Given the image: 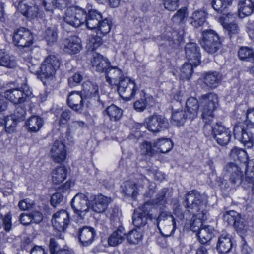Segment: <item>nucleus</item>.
Wrapping results in <instances>:
<instances>
[{
  "label": "nucleus",
  "mask_w": 254,
  "mask_h": 254,
  "mask_svg": "<svg viewBox=\"0 0 254 254\" xmlns=\"http://www.w3.org/2000/svg\"><path fill=\"white\" fill-rule=\"evenodd\" d=\"M157 220L158 228L161 234L165 237L172 236L179 226L176 218L169 211L161 212Z\"/></svg>",
  "instance_id": "obj_1"
},
{
  "label": "nucleus",
  "mask_w": 254,
  "mask_h": 254,
  "mask_svg": "<svg viewBox=\"0 0 254 254\" xmlns=\"http://www.w3.org/2000/svg\"><path fill=\"white\" fill-rule=\"evenodd\" d=\"M201 104L202 108V119L204 122L212 121L213 112L218 104V98L215 94L210 93L201 96Z\"/></svg>",
  "instance_id": "obj_2"
},
{
  "label": "nucleus",
  "mask_w": 254,
  "mask_h": 254,
  "mask_svg": "<svg viewBox=\"0 0 254 254\" xmlns=\"http://www.w3.org/2000/svg\"><path fill=\"white\" fill-rule=\"evenodd\" d=\"M85 18V11L81 8L74 6L67 8L63 16L65 22L75 27H78L84 23Z\"/></svg>",
  "instance_id": "obj_3"
},
{
  "label": "nucleus",
  "mask_w": 254,
  "mask_h": 254,
  "mask_svg": "<svg viewBox=\"0 0 254 254\" xmlns=\"http://www.w3.org/2000/svg\"><path fill=\"white\" fill-rule=\"evenodd\" d=\"M201 44L204 50L208 53L213 54L217 52L221 47V42L218 35L212 30L203 31Z\"/></svg>",
  "instance_id": "obj_4"
},
{
  "label": "nucleus",
  "mask_w": 254,
  "mask_h": 254,
  "mask_svg": "<svg viewBox=\"0 0 254 254\" xmlns=\"http://www.w3.org/2000/svg\"><path fill=\"white\" fill-rule=\"evenodd\" d=\"M251 129L254 128L248 127L245 124L239 123L234 126L233 129L235 138L247 148H251L254 145L253 135L250 131Z\"/></svg>",
  "instance_id": "obj_5"
},
{
  "label": "nucleus",
  "mask_w": 254,
  "mask_h": 254,
  "mask_svg": "<svg viewBox=\"0 0 254 254\" xmlns=\"http://www.w3.org/2000/svg\"><path fill=\"white\" fill-rule=\"evenodd\" d=\"M31 95L32 92L26 84L20 88L9 89L4 92L5 98L14 104L24 103Z\"/></svg>",
  "instance_id": "obj_6"
},
{
  "label": "nucleus",
  "mask_w": 254,
  "mask_h": 254,
  "mask_svg": "<svg viewBox=\"0 0 254 254\" xmlns=\"http://www.w3.org/2000/svg\"><path fill=\"white\" fill-rule=\"evenodd\" d=\"M71 203L74 213L81 219H83L90 210V201L83 193L76 194L72 198Z\"/></svg>",
  "instance_id": "obj_7"
},
{
  "label": "nucleus",
  "mask_w": 254,
  "mask_h": 254,
  "mask_svg": "<svg viewBox=\"0 0 254 254\" xmlns=\"http://www.w3.org/2000/svg\"><path fill=\"white\" fill-rule=\"evenodd\" d=\"M145 127L153 132H159L169 127L168 120L162 115L154 114L146 118L144 121Z\"/></svg>",
  "instance_id": "obj_8"
},
{
  "label": "nucleus",
  "mask_w": 254,
  "mask_h": 254,
  "mask_svg": "<svg viewBox=\"0 0 254 254\" xmlns=\"http://www.w3.org/2000/svg\"><path fill=\"white\" fill-rule=\"evenodd\" d=\"M137 90L134 81L130 78L124 77L118 83V91L121 97L127 100L132 99Z\"/></svg>",
  "instance_id": "obj_9"
},
{
  "label": "nucleus",
  "mask_w": 254,
  "mask_h": 254,
  "mask_svg": "<svg viewBox=\"0 0 254 254\" xmlns=\"http://www.w3.org/2000/svg\"><path fill=\"white\" fill-rule=\"evenodd\" d=\"M187 208L190 209H196L197 212L201 213L202 210H207L206 204L203 200V196L197 191L191 190L186 194Z\"/></svg>",
  "instance_id": "obj_10"
},
{
  "label": "nucleus",
  "mask_w": 254,
  "mask_h": 254,
  "mask_svg": "<svg viewBox=\"0 0 254 254\" xmlns=\"http://www.w3.org/2000/svg\"><path fill=\"white\" fill-rule=\"evenodd\" d=\"M13 42L14 44L22 48L28 47L33 43L32 33L27 29L20 28L13 33Z\"/></svg>",
  "instance_id": "obj_11"
},
{
  "label": "nucleus",
  "mask_w": 254,
  "mask_h": 254,
  "mask_svg": "<svg viewBox=\"0 0 254 254\" xmlns=\"http://www.w3.org/2000/svg\"><path fill=\"white\" fill-rule=\"evenodd\" d=\"M59 65V61L55 56H48L40 68L41 75L46 78L53 76Z\"/></svg>",
  "instance_id": "obj_12"
},
{
  "label": "nucleus",
  "mask_w": 254,
  "mask_h": 254,
  "mask_svg": "<svg viewBox=\"0 0 254 254\" xmlns=\"http://www.w3.org/2000/svg\"><path fill=\"white\" fill-rule=\"evenodd\" d=\"M18 9L29 19H37L40 15L38 6L35 2L21 1L19 4Z\"/></svg>",
  "instance_id": "obj_13"
},
{
  "label": "nucleus",
  "mask_w": 254,
  "mask_h": 254,
  "mask_svg": "<svg viewBox=\"0 0 254 254\" xmlns=\"http://www.w3.org/2000/svg\"><path fill=\"white\" fill-rule=\"evenodd\" d=\"M50 155L56 163H60L64 161L66 156L65 145L62 141H55L51 147Z\"/></svg>",
  "instance_id": "obj_14"
},
{
  "label": "nucleus",
  "mask_w": 254,
  "mask_h": 254,
  "mask_svg": "<svg viewBox=\"0 0 254 254\" xmlns=\"http://www.w3.org/2000/svg\"><path fill=\"white\" fill-rule=\"evenodd\" d=\"M69 222V215L65 210L58 211L53 215L52 219L53 226L59 232L64 231Z\"/></svg>",
  "instance_id": "obj_15"
},
{
  "label": "nucleus",
  "mask_w": 254,
  "mask_h": 254,
  "mask_svg": "<svg viewBox=\"0 0 254 254\" xmlns=\"http://www.w3.org/2000/svg\"><path fill=\"white\" fill-rule=\"evenodd\" d=\"M186 57L189 62L195 67L200 63V53L199 47L195 43H187L185 46Z\"/></svg>",
  "instance_id": "obj_16"
},
{
  "label": "nucleus",
  "mask_w": 254,
  "mask_h": 254,
  "mask_svg": "<svg viewBox=\"0 0 254 254\" xmlns=\"http://www.w3.org/2000/svg\"><path fill=\"white\" fill-rule=\"evenodd\" d=\"M214 136L217 142L220 145L224 146L227 144L230 140L231 131L221 125L217 123L214 125Z\"/></svg>",
  "instance_id": "obj_17"
},
{
  "label": "nucleus",
  "mask_w": 254,
  "mask_h": 254,
  "mask_svg": "<svg viewBox=\"0 0 254 254\" xmlns=\"http://www.w3.org/2000/svg\"><path fill=\"white\" fill-rule=\"evenodd\" d=\"M61 47L65 52L68 54H76L82 48L81 40L76 36H71L64 40Z\"/></svg>",
  "instance_id": "obj_18"
},
{
  "label": "nucleus",
  "mask_w": 254,
  "mask_h": 254,
  "mask_svg": "<svg viewBox=\"0 0 254 254\" xmlns=\"http://www.w3.org/2000/svg\"><path fill=\"white\" fill-rule=\"evenodd\" d=\"M91 207L92 210L97 213L104 212L107 208L112 199L102 194L94 196L90 200Z\"/></svg>",
  "instance_id": "obj_19"
},
{
  "label": "nucleus",
  "mask_w": 254,
  "mask_h": 254,
  "mask_svg": "<svg viewBox=\"0 0 254 254\" xmlns=\"http://www.w3.org/2000/svg\"><path fill=\"white\" fill-rule=\"evenodd\" d=\"M142 187L139 180L137 182L127 181L122 186V192L126 196L135 199L139 194L140 189Z\"/></svg>",
  "instance_id": "obj_20"
},
{
  "label": "nucleus",
  "mask_w": 254,
  "mask_h": 254,
  "mask_svg": "<svg viewBox=\"0 0 254 254\" xmlns=\"http://www.w3.org/2000/svg\"><path fill=\"white\" fill-rule=\"evenodd\" d=\"M149 205L145 203L141 208L134 211L133 215V224L136 227L144 226L147 223L149 217L148 211L147 210Z\"/></svg>",
  "instance_id": "obj_21"
},
{
  "label": "nucleus",
  "mask_w": 254,
  "mask_h": 254,
  "mask_svg": "<svg viewBox=\"0 0 254 254\" xmlns=\"http://www.w3.org/2000/svg\"><path fill=\"white\" fill-rule=\"evenodd\" d=\"M95 235L94 229L90 227H83L79 231V240L84 246L90 245L93 241Z\"/></svg>",
  "instance_id": "obj_22"
},
{
  "label": "nucleus",
  "mask_w": 254,
  "mask_h": 254,
  "mask_svg": "<svg viewBox=\"0 0 254 254\" xmlns=\"http://www.w3.org/2000/svg\"><path fill=\"white\" fill-rule=\"evenodd\" d=\"M82 96L79 92H71L67 99L68 106L73 110L81 112L82 110Z\"/></svg>",
  "instance_id": "obj_23"
},
{
  "label": "nucleus",
  "mask_w": 254,
  "mask_h": 254,
  "mask_svg": "<svg viewBox=\"0 0 254 254\" xmlns=\"http://www.w3.org/2000/svg\"><path fill=\"white\" fill-rule=\"evenodd\" d=\"M106 78L110 84H117L118 81L123 77V72L117 66H109L105 70Z\"/></svg>",
  "instance_id": "obj_24"
},
{
  "label": "nucleus",
  "mask_w": 254,
  "mask_h": 254,
  "mask_svg": "<svg viewBox=\"0 0 254 254\" xmlns=\"http://www.w3.org/2000/svg\"><path fill=\"white\" fill-rule=\"evenodd\" d=\"M207 210H202L201 213H197L193 215L190 222V229L194 232H197L203 226L202 221L207 217Z\"/></svg>",
  "instance_id": "obj_25"
},
{
  "label": "nucleus",
  "mask_w": 254,
  "mask_h": 254,
  "mask_svg": "<svg viewBox=\"0 0 254 254\" xmlns=\"http://www.w3.org/2000/svg\"><path fill=\"white\" fill-rule=\"evenodd\" d=\"M198 100L194 97L189 98L186 103V113L188 118L193 119L198 115L199 110Z\"/></svg>",
  "instance_id": "obj_26"
},
{
  "label": "nucleus",
  "mask_w": 254,
  "mask_h": 254,
  "mask_svg": "<svg viewBox=\"0 0 254 254\" xmlns=\"http://www.w3.org/2000/svg\"><path fill=\"white\" fill-rule=\"evenodd\" d=\"M226 171L230 175V181L233 184H240L242 181V172L241 168L233 163L228 164L226 166Z\"/></svg>",
  "instance_id": "obj_27"
},
{
  "label": "nucleus",
  "mask_w": 254,
  "mask_h": 254,
  "mask_svg": "<svg viewBox=\"0 0 254 254\" xmlns=\"http://www.w3.org/2000/svg\"><path fill=\"white\" fill-rule=\"evenodd\" d=\"M102 18L101 14L99 12L95 9H91L89 11L88 15L86 14L85 22L88 29H94L97 28Z\"/></svg>",
  "instance_id": "obj_28"
},
{
  "label": "nucleus",
  "mask_w": 254,
  "mask_h": 254,
  "mask_svg": "<svg viewBox=\"0 0 254 254\" xmlns=\"http://www.w3.org/2000/svg\"><path fill=\"white\" fill-rule=\"evenodd\" d=\"M82 95L85 98H98V87L95 83L86 81L82 85Z\"/></svg>",
  "instance_id": "obj_29"
},
{
  "label": "nucleus",
  "mask_w": 254,
  "mask_h": 254,
  "mask_svg": "<svg viewBox=\"0 0 254 254\" xmlns=\"http://www.w3.org/2000/svg\"><path fill=\"white\" fill-rule=\"evenodd\" d=\"M17 65L16 58L3 50H0V66L7 68H14Z\"/></svg>",
  "instance_id": "obj_30"
},
{
  "label": "nucleus",
  "mask_w": 254,
  "mask_h": 254,
  "mask_svg": "<svg viewBox=\"0 0 254 254\" xmlns=\"http://www.w3.org/2000/svg\"><path fill=\"white\" fill-rule=\"evenodd\" d=\"M240 17L250 15L254 10V0H241L238 4Z\"/></svg>",
  "instance_id": "obj_31"
},
{
  "label": "nucleus",
  "mask_w": 254,
  "mask_h": 254,
  "mask_svg": "<svg viewBox=\"0 0 254 254\" xmlns=\"http://www.w3.org/2000/svg\"><path fill=\"white\" fill-rule=\"evenodd\" d=\"M126 234L124 228L119 227L113 232L108 239V243L110 246L115 247L123 243L125 239Z\"/></svg>",
  "instance_id": "obj_32"
},
{
  "label": "nucleus",
  "mask_w": 254,
  "mask_h": 254,
  "mask_svg": "<svg viewBox=\"0 0 254 254\" xmlns=\"http://www.w3.org/2000/svg\"><path fill=\"white\" fill-rule=\"evenodd\" d=\"M214 229L210 225L203 226L198 231L197 236L199 241L201 244H206L209 242L213 236Z\"/></svg>",
  "instance_id": "obj_33"
},
{
  "label": "nucleus",
  "mask_w": 254,
  "mask_h": 254,
  "mask_svg": "<svg viewBox=\"0 0 254 254\" xmlns=\"http://www.w3.org/2000/svg\"><path fill=\"white\" fill-rule=\"evenodd\" d=\"M67 170L64 166L55 168L51 172V180L55 184L62 183L67 177Z\"/></svg>",
  "instance_id": "obj_34"
},
{
  "label": "nucleus",
  "mask_w": 254,
  "mask_h": 254,
  "mask_svg": "<svg viewBox=\"0 0 254 254\" xmlns=\"http://www.w3.org/2000/svg\"><path fill=\"white\" fill-rule=\"evenodd\" d=\"M92 64L93 67L95 68V70L99 72H105L106 69L109 67L107 60L98 53L94 54Z\"/></svg>",
  "instance_id": "obj_35"
},
{
  "label": "nucleus",
  "mask_w": 254,
  "mask_h": 254,
  "mask_svg": "<svg viewBox=\"0 0 254 254\" xmlns=\"http://www.w3.org/2000/svg\"><path fill=\"white\" fill-rule=\"evenodd\" d=\"M207 13L205 11L199 9L194 11L190 17V24L195 27L202 26L206 20Z\"/></svg>",
  "instance_id": "obj_36"
},
{
  "label": "nucleus",
  "mask_w": 254,
  "mask_h": 254,
  "mask_svg": "<svg viewBox=\"0 0 254 254\" xmlns=\"http://www.w3.org/2000/svg\"><path fill=\"white\" fill-rule=\"evenodd\" d=\"M221 80V75L216 72L207 73L204 77V83L210 88H216Z\"/></svg>",
  "instance_id": "obj_37"
},
{
  "label": "nucleus",
  "mask_w": 254,
  "mask_h": 254,
  "mask_svg": "<svg viewBox=\"0 0 254 254\" xmlns=\"http://www.w3.org/2000/svg\"><path fill=\"white\" fill-rule=\"evenodd\" d=\"M232 247L231 239L226 235H221L218 239L217 249L221 253L229 252Z\"/></svg>",
  "instance_id": "obj_38"
},
{
  "label": "nucleus",
  "mask_w": 254,
  "mask_h": 254,
  "mask_svg": "<svg viewBox=\"0 0 254 254\" xmlns=\"http://www.w3.org/2000/svg\"><path fill=\"white\" fill-rule=\"evenodd\" d=\"M173 146V144L169 139H159L157 142H154V147H156V150L158 152L166 153L170 151Z\"/></svg>",
  "instance_id": "obj_39"
},
{
  "label": "nucleus",
  "mask_w": 254,
  "mask_h": 254,
  "mask_svg": "<svg viewBox=\"0 0 254 254\" xmlns=\"http://www.w3.org/2000/svg\"><path fill=\"white\" fill-rule=\"evenodd\" d=\"M105 112L109 117L110 120L114 122L119 121L121 119L123 113L122 109L114 104L108 106L106 109Z\"/></svg>",
  "instance_id": "obj_40"
},
{
  "label": "nucleus",
  "mask_w": 254,
  "mask_h": 254,
  "mask_svg": "<svg viewBox=\"0 0 254 254\" xmlns=\"http://www.w3.org/2000/svg\"><path fill=\"white\" fill-rule=\"evenodd\" d=\"M43 120L36 116L29 118L26 122V125L31 132H37L43 126Z\"/></svg>",
  "instance_id": "obj_41"
},
{
  "label": "nucleus",
  "mask_w": 254,
  "mask_h": 254,
  "mask_svg": "<svg viewBox=\"0 0 254 254\" xmlns=\"http://www.w3.org/2000/svg\"><path fill=\"white\" fill-rule=\"evenodd\" d=\"M19 121L13 116H8L3 119V125L5 126V131L10 134L14 132Z\"/></svg>",
  "instance_id": "obj_42"
},
{
  "label": "nucleus",
  "mask_w": 254,
  "mask_h": 254,
  "mask_svg": "<svg viewBox=\"0 0 254 254\" xmlns=\"http://www.w3.org/2000/svg\"><path fill=\"white\" fill-rule=\"evenodd\" d=\"M238 56L241 60L254 63V50L248 47H242L238 52Z\"/></svg>",
  "instance_id": "obj_43"
},
{
  "label": "nucleus",
  "mask_w": 254,
  "mask_h": 254,
  "mask_svg": "<svg viewBox=\"0 0 254 254\" xmlns=\"http://www.w3.org/2000/svg\"><path fill=\"white\" fill-rule=\"evenodd\" d=\"M233 0H213L211 2L213 9L219 13L224 12L232 4Z\"/></svg>",
  "instance_id": "obj_44"
},
{
  "label": "nucleus",
  "mask_w": 254,
  "mask_h": 254,
  "mask_svg": "<svg viewBox=\"0 0 254 254\" xmlns=\"http://www.w3.org/2000/svg\"><path fill=\"white\" fill-rule=\"evenodd\" d=\"M67 0H43V5L47 11L52 10L54 8H61L65 7Z\"/></svg>",
  "instance_id": "obj_45"
},
{
  "label": "nucleus",
  "mask_w": 254,
  "mask_h": 254,
  "mask_svg": "<svg viewBox=\"0 0 254 254\" xmlns=\"http://www.w3.org/2000/svg\"><path fill=\"white\" fill-rule=\"evenodd\" d=\"M102 44V39L100 36L90 35L87 40L86 48L92 51L99 47Z\"/></svg>",
  "instance_id": "obj_46"
},
{
  "label": "nucleus",
  "mask_w": 254,
  "mask_h": 254,
  "mask_svg": "<svg viewBox=\"0 0 254 254\" xmlns=\"http://www.w3.org/2000/svg\"><path fill=\"white\" fill-rule=\"evenodd\" d=\"M234 226L236 230L241 237H242L246 235L249 227L247 222L242 218L241 215L235 221Z\"/></svg>",
  "instance_id": "obj_47"
},
{
  "label": "nucleus",
  "mask_w": 254,
  "mask_h": 254,
  "mask_svg": "<svg viewBox=\"0 0 254 254\" xmlns=\"http://www.w3.org/2000/svg\"><path fill=\"white\" fill-rule=\"evenodd\" d=\"M142 237V232L139 229L130 231L127 236V238L130 244L135 245L141 242Z\"/></svg>",
  "instance_id": "obj_48"
},
{
  "label": "nucleus",
  "mask_w": 254,
  "mask_h": 254,
  "mask_svg": "<svg viewBox=\"0 0 254 254\" xmlns=\"http://www.w3.org/2000/svg\"><path fill=\"white\" fill-rule=\"evenodd\" d=\"M57 37V28L56 27H49L45 30L44 38L47 41L48 44L51 45L56 42Z\"/></svg>",
  "instance_id": "obj_49"
},
{
  "label": "nucleus",
  "mask_w": 254,
  "mask_h": 254,
  "mask_svg": "<svg viewBox=\"0 0 254 254\" xmlns=\"http://www.w3.org/2000/svg\"><path fill=\"white\" fill-rule=\"evenodd\" d=\"M189 213V210L184 213L181 208L179 206H177L173 209V214H172L175 218L177 224L179 225L189 220L188 214Z\"/></svg>",
  "instance_id": "obj_50"
},
{
  "label": "nucleus",
  "mask_w": 254,
  "mask_h": 254,
  "mask_svg": "<svg viewBox=\"0 0 254 254\" xmlns=\"http://www.w3.org/2000/svg\"><path fill=\"white\" fill-rule=\"evenodd\" d=\"M154 142L151 143L147 141H143L140 145V149L142 154L152 156L157 153L156 147H154Z\"/></svg>",
  "instance_id": "obj_51"
},
{
  "label": "nucleus",
  "mask_w": 254,
  "mask_h": 254,
  "mask_svg": "<svg viewBox=\"0 0 254 254\" xmlns=\"http://www.w3.org/2000/svg\"><path fill=\"white\" fill-rule=\"evenodd\" d=\"M187 118L186 112L183 110L174 111L172 115V121L177 126L183 125Z\"/></svg>",
  "instance_id": "obj_52"
},
{
  "label": "nucleus",
  "mask_w": 254,
  "mask_h": 254,
  "mask_svg": "<svg viewBox=\"0 0 254 254\" xmlns=\"http://www.w3.org/2000/svg\"><path fill=\"white\" fill-rule=\"evenodd\" d=\"M195 66L190 62L185 63L181 68L180 75L182 78L189 79L193 72V67Z\"/></svg>",
  "instance_id": "obj_53"
},
{
  "label": "nucleus",
  "mask_w": 254,
  "mask_h": 254,
  "mask_svg": "<svg viewBox=\"0 0 254 254\" xmlns=\"http://www.w3.org/2000/svg\"><path fill=\"white\" fill-rule=\"evenodd\" d=\"M96 29L98 33L100 32L103 35L107 34L111 29L110 21L107 18L102 21L101 20Z\"/></svg>",
  "instance_id": "obj_54"
},
{
  "label": "nucleus",
  "mask_w": 254,
  "mask_h": 254,
  "mask_svg": "<svg viewBox=\"0 0 254 254\" xmlns=\"http://www.w3.org/2000/svg\"><path fill=\"white\" fill-rule=\"evenodd\" d=\"M240 215L234 211H230L226 212L223 215L224 220L227 222L229 225H234L237 218Z\"/></svg>",
  "instance_id": "obj_55"
},
{
  "label": "nucleus",
  "mask_w": 254,
  "mask_h": 254,
  "mask_svg": "<svg viewBox=\"0 0 254 254\" xmlns=\"http://www.w3.org/2000/svg\"><path fill=\"white\" fill-rule=\"evenodd\" d=\"M4 226V229L6 231H9L11 228V216L8 213L3 218L2 215H0V229L2 225Z\"/></svg>",
  "instance_id": "obj_56"
},
{
  "label": "nucleus",
  "mask_w": 254,
  "mask_h": 254,
  "mask_svg": "<svg viewBox=\"0 0 254 254\" xmlns=\"http://www.w3.org/2000/svg\"><path fill=\"white\" fill-rule=\"evenodd\" d=\"M244 124L248 127L254 128V108H250L247 110L246 119Z\"/></svg>",
  "instance_id": "obj_57"
},
{
  "label": "nucleus",
  "mask_w": 254,
  "mask_h": 254,
  "mask_svg": "<svg viewBox=\"0 0 254 254\" xmlns=\"http://www.w3.org/2000/svg\"><path fill=\"white\" fill-rule=\"evenodd\" d=\"M188 16L187 8L184 7L180 9L172 17L173 20L177 23L182 21Z\"/></svg>",
  "instance_id": "obj_58"
},
{
  "label": "nucleus",
  "mask_w": 254,
  "mask_h": 254,
  "mask_svg": "<svg viewBox=\"0 0 254 254\" xmlns=\"http://www.w3.org/2000/svg\"><path fill=\"white\" fill-rule=\"evenodd\" d=\"M167 188L162 189L157 195V198L155 203L158 205H164L167 203V200L165 196L168 191Z\"/></svg>",
  "instance_id": "obj_59"
},
{
  "label": "nucleus",
  "mask_w": 254,
  "mask_h": 254,
  "mask_svg": "<svg viewBox=\"0 0 254 254\" xmlns=\"http://www.w3.org/2000/svg\"><path fill=\"white\" fill-rule=\"evenodd\" d=\"M149 99L141 98L134 103V108L137 112H142L146 108L147 100Z\"/></svg>",
  "instance_id": "obj_60"
},
{
  "label": "nucleus",
  "mask_w": 254,
  "mask_h": 254,
  "mask_svg": "<svg viewBox=\"0 0 254 254\" xmlns=\"http://www.w3.org/2000/svg\"><path fill=\"white\" fill-rule=\"evenodd\" d=\"M179 0H163L164 7L170 11H174L178 7Z\"/></svg>",
  "instance_id": "obj_61"
},
{
  "label": "nucleus",
  "mask_w": 254,
  "mask_h": 254,
  "mask_svg": "<svg viewBox=\"0 0 254 254\" xmlns=\"http://www.w3.org/2000/svg\"><path fill=\"white\" fill-rule=\"evenodd\" d=\"M229 155L233 159H240L242 156L245 155V152L238 147H234L232 149Z\"/></svg>",
  "instance_id": "obj_62"
},
{
  "label": "nucleus",
  "mask_w": 254,
  "mask_h": 254,
  "mask_svg": "<svg viewBox=\"0 0 254 254\" xmlns=\"http://www.w3.org/2000/svg\"><path fill=\"white\" fill-rule=\"evenodd\" d=\"M223 27L228 32L230 35L237 34L239 31V28L237 25L235 23L227 24L225 22H222Z\"/></svg>",
  "instance_id": "obj_63"
},
{
  "label": "nucleus",
  "mask_w": 254,
  "mask_h": 254,
  "mask_svg": "<svg viewBox=\"0 0 254 254\" xmlns=\"http://www.w3.org/2000/svg\"><path fill=\"white\" fill-rule=\"evenodd\" d=\"M246 175V180L250 183L252 184V192L253 194L254 195V170H249L247 169L245 172Z\"/></svg>",
  "instance_id": "obj_64"
}]
</instances>
